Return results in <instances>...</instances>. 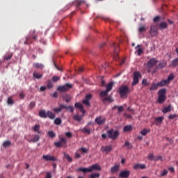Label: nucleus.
Here are the masks:
<instances>
[{
	"label": "nucleus",
	"mask_w": 178,
	"mask_h": 178,
	"mask_svg": "<svg viewBox=\"0 0 178 178\" xmlns=\"http://www.w3.org/2000/svg\"><path fill=\"white\" fill-rule=\"evenodd\" d=\"M37 37L38 35L37 34V31L34 29L30 31L29 35L26 38V40L24 41V45H29L30 44H33V40L34 41H37Z\"/></svg>",
	"instance_id": "f257e3e1"
},
{
	"label": "nucleus",
	"mask_w": 178,
	"mask_h": 178,
	"mask_svg": "<svg viewBox=\"0 0 178 178\" xmlns=\"http://www.w3.org/2000/svg\"><path fill=\"white\" fill-rule=\"evenodd\" d=\"M101 165L98 163H95L87 168H79L77 169L78 172H83V173H88L90 172H94L95 170H102Z\"/></svg>",
	"instance_id": "f03ea898"
},
{
	"label": "nucleus",
	"mask_w": 178,
	"mask_h": 178,
	"mask_svg": "<svg viewBox=\"0 0 178 178\" xmlns=\"http://www.w3.org/2000/svg\"><path fill=\"white\" fill-rule=\"evenodd\" d=\"M131 89L129 88L127 86H122L121 87L119 88L118 89V92L120 98H122L124 99H126L130 94Z\"/></svg>",
	"instance_id": "7ed1b4c3"
},
{
	"label": "nucleus",
	"mask_w": 178,
	"mask_h": 178,
	"mask_svg": "<svg viewBox=\"0 0 178 178\" xmlns=\"http://www.w3.org/2000/svg\"><path fill=\"white\" fill-rule=\"evenodd\" d=\"M63 109L70 111L71 113L74 112V107H73V106H67L66 104H59V107H55L53 108V111H54V113H60Z\"/></svg>",
	"instance_id": "20e7f679"
},
{
	"label": "nucleus",
	"mask_w": 178,
	"mask_h": 178,
	"mask_svg": "<svg viewBox=\"0 0 178 178\" xmlns=\"http://www.w3.org/2000/svg\"><path fill=\"white\" fill-rule=\"evenodd\" d=\"M158 95L157 102L159 104H163L166 101V89L163 88L159 90Z\"/></svg>",
	"instance_id": "39448f33"
},
{
	"label": "nucleus",
	"mask_w": 178,
	"mask_h": 178,
	"mask_svg": "<svg viewBox=\"0 0 178 178\" xmlns=\"http://www.w3.org/2000/svg\"><path fill=\"white\" fill-rule=\"evenodd\" d=\"M107 134L108 138H111V140H116L120 134L119 133V131L111 129L107 131Z\"/></svg>",
	"instance_id": "423d86ee"
},
{
	"label": "nucleus",
	"mask_w": 178,
	"mask_h": 178,
	"mask_svg": "<svg viewBox=\"0 0 178 178\" xmlns=\"http://www.w3.org/2000/svg\"><path fill=\"white\" fill-rule=\"evenodd\" d=\"M70 88H73V85L71 83H66L65 85L58 86L57 90L60 91V92H66V91H69Z\"/></svg>",
	"instance_id": "0eeeda50"
},
{
	"label": "nucleus",
	"mask_w": 178,
	"mask_h": 178,
	"mask_svg": "<svg viewBox=\"0 0 178 178\" xmlns=\"http://www.w3.org/2000/svg\"><path fill=\"white\" fill-rule=\"evenodd\" d=\"M140 77H141V72L138 71L134 72V79L131 83V86H136V84H138V81H140Z\"/></svg>",
	"instance_id": "6e6552de"
},
{
	"label": "nucleus",
	"mask_w": 178,
	"mask_h": 178,
	"mask_svg": "<svg viewBox=\"0 0 178 178\" xmlns=\"http://www.w3.org/2000/svg\"><path fill=\"white\" fill-rule=\"evenodd\" d=\"M151 37H156L158 35L159 32H158V27L155 25H152L150 26V30L149 31Z\"/></svg>",
	"instance_id": "1a4fd4ad"
},
{
	"label": "nucleus",
	"mask_w": 178,
	"mask_h": 178,
	"mask_svg": "<svg viewBox=\"0 0 178 178\" xmlns=\"http://www.w3.org/2000/svg\"><path fill=\"white\" fill-rule=\"evenodd\" d=\"M92 99V95L91 94H87L86 95V99L82 101V103L86 105V106H91V103H90V101Z\"/></svg>",
	"instance_id": "9d476101"
},
{
	"label": "nucleus",
	"mask_w": 178,
	"mask_h": 178,
	"mask_svg": "<svg viewBox=\"0 0 178 178\" xmlns=\"http://www.w3.org/2000/svg\"><path fill=\"white\" fill-rule=\"evenodd\" d=\"M95 123H97V124H99V126H101L106 123V118H105V117L98 116L95 118Z\"/></svg>",
	"instance_id": "9b49d317"
},
{
	"label": "nucleus",
	"mask_w": 178,
	"mask_h": 178,
	"mask_svg": "<svg viewBox=\"0 0 178 178\" xmlns=\"http://www.w3.org/2000/svg\"><path fill=\"white\" fill-rule=\"evenodd\" d=\"M156 63H158V60L155 58H150L149 60L147 65V67H149V69H151V68L154 67V66H155V65H156Z\"/></svg>",
	"instance_id": "f8f14e48"
},
{
	"label": "nucleus",
	"mask_w": 178,
	"mask_h": 178,
	"mask_svg": "<svg viewBox=\"0 0 178 178\" xmlns=\"http://www.w3.org/2000/svg\"><path fill=\"white\" fill-rule=\"evenodd\" d=\"M131 173V172H130V170H127L121 171L120 173L119 174V177L129 178V177H130Z\"/></svg>",
	"instance_id": "ddd939ff"
},
{
	"label": "nucleus",
	"mask_w": 178,
	"mask_h": 178,
	"mask_svg": "<svg viewBox=\"0 0 178 178\" xmlns=\"http://www.w3.org/2000/svg\"><path fill=\"white\" fill-rule=\"evenodd\" d=\"M113 148H112V145H108V146H102L100 149V151L102 152H106L108 154V152H111Z\"/></svg>",
	"instance_id": "4468645a"
},
{
	"label": "nucleus",
	"mask_w": 178,
	"mask_h": 178,
	"mask_svg": "<svg viewBox=\"0 0 178 178\" xmlns=\"http://www.w3.org/2000/svg\"><path fill=\"white\" fill-rule=\"evenodd\" d=\"M42 158L44 161H51V162H54L55 161H56V159L55 156H51L49 154L47 155H43Z\"/></svg>",
	"instance_id": "2eb2a0df"
},
{
	"label": "nucleus",
	"mask_w": 178,
	"mask_h": 178,
	"mask_svg": "<svg viewBox=\"0 0 178 178\" xmlns=\"http://www.w3.org/2000/svg\"><path fill=\"white\" fill-rule=\"evenodd\" d=\"M134 169L135 170H138V169H147V165L145 164L136 163L134 165Z\"/></svg>",
	"instance_id": "dca6fc26"
},
{
	"label": "nucleus",
	"mask_w": 178,
	"mask_h": 178,
	"mask_svg": "<svg viewBox=\"0 0 178 178\" xmlns=\"http://www.w3.org/2000/svg\"><path fill=\"white\" fill-rule=\"evenodd\" d=\"M171 111H173V106H172V104H170L162 109L163 113H169V112H170Z\"/></svg>",
	"instance_id": "f3484780"
},
{
	"label": "nucleus",
	"mask_w": 178,
	"mask_h": 178,
	"mask_svg": "<svg viewBox=\"0 0 178 178\" xmlns=\"http://www.w3.org/2000/svg\"><path fill=\"white\" fill-rule=\"evenodd\" d=\"M39 116L43 119H47L48 118L47 112L45 110H41L39 111Z\"/></svg>",
	"instance_id": "a211bd4d"
},
{
	"label": "nucleus",
	"mask_w": 178,
	"mask_h": 178,
	"mask_svg": "<svg viewBox=\"0 0 178 178\" xmlns=\"http://www.w3.org/2000/svg\"><path fill=\"white\" fill-rule=\"evenodd\" d=\"M159 87H165V86H168L169 84V82L165 80H161L160 82L157 83Z\"/></svg>",
	"instance_id": "6ab92c4d"
},
{
	"label": "nucleus",
	"mask_w": 178,
	"mask_h": 178,
	"mask_svg": "<svg viewBox=\"0 0 178 178\" xmlns=\"http://www.w3.org/2000/svg\"><path fill=\"white\" fill-rule=\"evenodd\" d=\"M33 67H35L36 69H44V65L40 63H34L33 64Z\"/></svg>",
	"instance_id": "aec40b11"
},
{
	"label": "nucleus",
	"mask_w": 178,
	"mask_h": 178,
	"mask_svg": "<svg viewBox=\"0 0 178 178\" xmlns=\"http://www.w3.org/2000/svg\"><path fill=\"white\" fill-rule=\"evenodd\" d=\"M159 27L161 30H163L165 29H168V22H162L159 24Z\"/></svg>",
	"instance_id": "412c9836"
},
{
	"label": "nucleus",
	"mask_w": 178,
	"mask_h": 178,
	"mask_svg": "<svg viewBox=\"0 0 178 178\" xmlns=\"http://www.w3.org/2000/svg\"><path fill=\"white\" fill-rule=\"evenodd\" d=\"M47 118H49V119H55V118H56V115H55V114L54 113H52V111H47Z\"/></svg>",
	"instance_id": "4be33fe9"
},
{
	"label": "nucleus",
	"mask_w": 178,
	"mask_h": 178,
	"mask_svg": "<svg viewBox=\"0 0 178 178\" xmlns=\"http://www.w3.org/2000/svg\"><path fill=\"white\" fill-rule=\"evenodd\" d=\"M119 168H120L119 165H118V164L115 165L111 169V173H116V172H118V170H119Z\"/></svg>",
	"instance_id": "5701e85b"
},
{
	"label": "nucleus",
	"mask_w": 178,
	"mask_h": 178,
	"mask_svg": "<svg viewBox=\"0 0 178 178\" xmlns=\"http://www.w3.org/2000/svg\"><path fill=\"white\" fill-rule=\"evenodd\" d=\"M159 85L158 83H152V86L149 87V91H155V90L158 89Z\"/></svg>",
	"instance_id": "b1692460"
},
{
	"label": "nucleus",
	"mask_w": 178,
	"mask_h": 178,
	"mask_svg": "<svg viewBox=\"0 0 178 178\" xmlns=\"http://www.w3.org/2000/svg\"><path fill=\"white\" fill-rule=\"evenodd\" d=\"M33 76L35 79H37L38 80H40V79H42V74H40L38 72H33Z\"/></svg>",
	"instance_id": "393cba45"
},
{
	"label": "nucleus",
	"mask_w": 178,
	"mask_h": 178,
	"mask_svg": "<svg viewBox=\"0 0 178 178\" xmlns=\"http://www.w3.org/2000/svg\"><path fill=\"white\" fill-rule=\"evenodd\" d=\"M82 133H85V134H91V129L85 127L81 129Z\"/></svg>",
	"instance_id": "a878e982"
},
{
	"label": "nucleus",
	"mask_w": 178,
	"mask_h": 178,
	"mask_svg": "<svg viewBox=\"0 0 178 178\" xmlns=\"http://www.w3.org/2000/svg\"><path fill=\"white\" fill-rule=\"evenodd\" d=\"M64 158L68 161V162H73V159L70 157V155L67 154L66 152H63Z\"/></svg>",
	"instance_id": "bb28decb"
},
{
	"label": "nucleus",
	"mask_w": 178,
	"mask_h": 178,
	"mask_svg": "<svg viewBox=\"0 0 178 178\" xmlns=\"http://www.w3.org/2000/svg\"><path fill=\"white\" fill-rule=\"evenodd\" d=\"M113 87V82L109 83L106 86V90L109 92V91L112 90V88Z\"/></svg>",
	"instance_id": "cd10ccee"
},
{
	"label": "nucleus",
	"mask_w": 178,
	"mask_h": 178,
	"mask_svg": "<svg viewBox=\"0 0 178 178\" xmlns=\"http://www.w3.org/2000/svg\"><path fill=\"white\" fill-rule=\"evenodd\" d=\"M122 147H127V149H131L133 148V145L129 141L126 142Z\"/></svg>",
	"instance_id": "c85d7f7f"
},
{
	"label": "nucleus",
	"mask_w": 178,
	"mask_h": 178,
	"mask_svg": "<svg viewBox=\"0 0 178 178\" xmlns=\"http://www.w3.org/2000/svg\"><path fill=\"white\" fill-rule=\"evenodd\" d=\"M123 130L125 132L131 131V130H133V127L131 125H127L124 127Z\"/></svg>",
	"instance_id": "c756f323"
},
{
	"label": "nucleus",
	"mask_w": 178,
	"mask_h": 178,
	"mask_svg": "<svg viewBox=\"0 0 178 178\" xmlns=\"http://www.w3.org/2000/svg\"><path fill=\"white\" fill-rule=\"evenodd\" d=\"M114 52L115 54H118V52H119V44L118 43H114L113 44Z\"/></svg>",
	"instance_id": "7c9ffc66"
},
{
	"label": "nucleus",
	"mask_w": 178,
	"mask_h": 178,
	"mask_svg": "<svg viewBox=\"0 0 178 178\" xmlns=\"http://www.w3.org/2000/svg\"><path fill=\"white\" fill-rule=\"evenodd\" d=\"M174 79H175V74H170L168 76V79L165 80L168 81V84H170V81H172V80H174Z\"/></svg>",
	"instance_id": "2f4dec72"
},
{
	"label": "nucleus",
	"mask_w": 178,
	"mask_h": 178,
	"mask_svg": "<svg viewBox=\"0 0 178 178\" xmlns=\"http://www.w3.org/2000/svg\"><path fill=\"white\" fill-rule=\"evenodd\" d=\"M10 145H12V143L10 142V140H6L3 143V147H4L5 148L10 147Z\"/></svg>",
	"instance_id": "473e14b6"
},
{
	"label": "nucleus",
	"mask_w": 178,
	"mask_h": 178,
	"mask_svg": "<svg viewBox=\"0 0 178 178\" xmlns=\"http://www.w3.org/2000/svg\"><path fill=\"white\" fill-rule=\"evenodd\" d=\"M73 118H74V120H76V122H81V119H82L81 115H74Z\"/></svg>",
	"instance_id": "72a5a7b5"
},
{
	"label": "nucleus",
	"mask_w": 178,
	"mask_h": 178,
	"mask_svg": "<svg viewBox=\"0 0 178 178\" xmlns=\"http://www.w3.org/2000/svg\"><path fill=\"white\" fill-rule=\"evenodd\" d=\"M48 136L50 137V138H54V137H56V134H55V132L54 131H49L48 132Z\"/></svg>",
	"instance_id": "f704fd0d"
},
{
	"label": "nucleus",
	"mask_w": 178,
	"mask_h": 178,
	"mask_svg": "<svg viewBox=\"0 0 178 178\" xmlns=\"http://www.w3.org/2000/svg\"><path fill=\"white\" fill-rule=\"evenodd\" d=\"M149 131H150L149 129H144L140 131V134H142V136H147V134H148Z\"/></svg>",
	"instance_id": "c9c22d12"
},
{
	"label": "nucleus",
	"mask_w": 178,
	"mask_h": 178,
	"mask_svg": "<svg viewBox=\"0 0 178 178\" xmlns=\"http://www.w3.org/2000/svg\"><path fill=\"white\" fill-rule=\"evenodd\" d=\"M12 56H13V54H9L4 56V60H10L12 59Z\"/></svg>",
	"instance_id": "e433bc0d"
},
{
	"label": "nucleus",
	"mask_w": 178,
	"mask_h": 178,
	"mask_svg": "<svg viewBox=\"0 0 178 178\" xmlns=\"http://www.w3.org/2000/svg\"><path fill=\"white\" fill-rule=\"evenodd\" d=\"M172 66L173 67H176V66H178V58L174 59L172 62Z\"/></svg>",
	"instance_id": "4c0bfd02"
},
{
	"label": "nucleus",
	"mask_w": 178,
	"mask_h": 178,
	"mask_svg": "<svg viewBox=\"0 0 178 178\" xmlns=\"http://www.w3.org/2000/svg\"><path fill=\"white\" fill-rule=\"evenodd\" d=\"M101 175L99 173H92L89 178H99Z\"/></svg>",
	"instance_id": "58836bf2"
},
{
	"label": "nucleus",
	"mask_w": 178,
	"mask_h": 178,
	"mask_svg": "<svg viewBox=\"0 0 178 178\" xmlns=\"http://www.w3.org/2000/svg\"><path fill=\"white\" fill-rule=\"evenodd\" d=\"M54 123L57 124V126H59L62 124V120L60 118H56L54 120Z\"/></svg>",
	"instance_id": "ea45409f"
},
{
	"label": "nucleus",
	"mask_w": 178,
	"mask_h": 178,
	"mask_svg": "<svg viewBox=\"0 0 178 178\" xmlns=\"http://www.w3.org/2000/svg\"><path fill=\"white\" fill-rule=\"evenodd\" d=\"M74 106L75 108H77L78 109H81L82 108H84V106H83V104H81V103L79 102H76L74 104Z\"/></svg>",
	"instance_id": "a19ab883"
},
{
	"label": "nucleus",
	"mask_w": 178,
	"mask_h": 178,
	"mask_svg": "<svg viewBox=\"0 0 178 178\" xmlns=\"http://www.w3.org/2000/svg\"><path fill=\"white\" fill-rule=\"evenodd\" d=\"M106 101L108 102H113V99H112V97H105L103 100L104 102H106Z\"/></svg>",
	"instance_id": "79ce46f5"
},
{
	"label": "nucleus",
	"mask_w": 178,
	"mask_h": 178,
	"mask_svg": "<svg viewBox=\"0 0 178 178\" xmlns=\"http://www.w3.org/2000/svg\"><path fill=\"white\" fill-rule=\"evenodd\" d=\"M166 67V63L165 62L160 63L157 65V67H159V69H163V67Z\"/></svg>",
	"instance_id": "37998d69"
},
{
	"label": "nucleus",
	"mask_w": 178,
	"mask_h": 178,
	"mask_svg": "<svg viewBox=\"0 0 178 178\" xmlns=\"http://www.w3.org/2000/svg\"><path fill=\"white\" fill-rule=\"evenodd\" d=\"M54 145L57 148H60V147H63V145L62 144V142H60V141L55 142Z\"/></svg>",
	"instance_id": "c03bdc74"
},
{
	"label": "nucleus",
	"mask_w": 178,
	"mask_h": 178,
	"mask_svg": "<svg viewBox=\"0 0 178 178\" xmlns=\"http://www.w3.org/2000/svg\"><path fill=\"white\" fill-rule=\"evenodd\" d=\"M31 141H33V143H37V141H40V136L35 135Z\"/></svg>",
	"instance_id": "a18cd8bd"
},
{
	"label": "nucleus",
	"mask_w": 178,
	"mask_h": 178,
	"mask_svg": "<svg viewBox=\"0 0 178 178\" xmlns=\"http://www.w3.org/2000/svg\"><path fill=\"white\" fill-rule=\"evenodd\" d=\"M7 103L8 105H13V104H15V101H13V99H12V97H8Z\"/></svg>",
	"instance_id": "49530a36"
},
{
	"label": "nucleus",
	"mask_w": 178,
	"mask_h": 178,
	"mask_svg": "<svg viewBox=\"0 0 178 178\" xmlns=\"http://www.w3.org/2000/svg\"><path fill=\"white\" fill-rule=\"evenodd\" d=\"M155 122H156L157 123H162V122H163V117L156 118Z\"/></svg>",
	"instance_id": "de8ad7c7"
},
{
	"label": "nucleus",
	"mask_w": 178,
	"mask_h": 178,
	"mask_svg": "<svg viewBox=\"0 0 178 178\" xmlns=\"http://www.w3.org/2000/svg\"><path fill=\"white\" fill-rule=\"evenodd\" d=\"M108 92H108V90H103L100 93V97H106V95H108Z\"/></svg>",
	"instance_id": "09e8293b"
},
{
	"label": "nucleus",
	"mask_w": 178,
	"mask_h": 178,
	"mask_svg": "<svg viewBox=\"0 0 178 178\" xmlns=\"http://www.w3.org/2000/svg\"><path fill=\"white\" fill-rule=\"evenodd\" d=\"M60 80V76H54L52 77V81L54 82V83H56V81H59Z\"/></svg>",
	"instance_id": "8fccbe9b"
},
{
	"label": "nucleus",
	"mask_w": 178,
	"mask_h": 178,
	"mask_svg": "<svg viewBox=\"0 0 178 178\" xmlns=\"http://www.w3.org/2000/svg\"><path fill=\"white\" fill-rule=\"evenodd\" d=\"M175 118H178L177 114H171L168 116V119H170V120H172V119H175Z\"/></svg>",
	"instance_id": "3c124183"
},
{
	"label": "nucleus",
	"mask_w": 178,
	"mask_h": 178,
	"mask_svg": "<svg viewBox=\"0 0 178 178\" xmlns=\"http://www.w3.org/2000/svg\"><path fill=\"white\" fill-rule=\"evenodd\" d=\"M142 84H143V86H145L146 87H148V86H149V82H148L147 79H143Z\"/></svg>",
	"instance_id": "603ef678"
},
{
	"label": "nucleus",
	"mask_w": 178,
	"mask_h": 178,
	"mask_svg": "<svg viewBox=\"0 0 178 178\" xmlns=\"http://www.w3.org/2000/svg\"><path fill=\"white\" fill-rule=\"evenodd\" d=\"M80 150L81 151V152H83V154H88V149L86 148V147H81Z\"/></svg>",
	"instance_id": "864d4df0"
},
{
	"label": "nucleus",
	"mask_w": 178,
	"mask_h": 178,
	"mask_svg": "<svg viewBox=\"0 0 178 178\" xmlns=\"http://www.w3.org/2000/svg\"><path fill=\"white\" fill-rule=\"evenodd\" d=\"M145 30H147V28L145 26H140L138 29V32L139 33H144V31H145Z\"/></svg>",
	"instance_id": "5fc2aeb1"
},
{
	"label": "nucleus",
	"mask_w": 178,
	"mask_h": 178,
	"mask_svg": "<svg viewBox=\"0 0 178 178\" xmlns=\"http://www.w3.org/2000/svg\"><path fill=\"white\" fill-rule=\"evenodd\" d=\"M148 159H149V161H155V156L153 154H149Z\"/></svg>",
	"instance_id": "6e6d98bb"
},
{
	"label": "nucleus",
	"mask_w": 178,
	"mask_h": 178,
	"mask_svg": "<svg viewBox=\"0 0 178 178\" xmlns=\"http://www.w3.org/2000/svg\"><path fill=\"white\" fill-rule=\"evenodd\" d=\"M33 108H35V102H32L29 104V109H33Z\"/></svg>",
	"instance_id": "4d7b16f0"
},
{
	"label": "nucleus",
	"mask_w": 178,
	"mask_h": 178,
	"mask_svg": "<svg viewBox=\"0 0 178 178\" xmlns=\"http://www.w3.org/2000/svg\"><path fill=\"white\" fill-rule=\"evenodd\" d=\"M47 87L49 88H52V87H54V83H52V81L51 80H49L47 81Z\"/></svg>",
	"instance_id": "13d9d810"
},
{
	"label": "nucleus",
	"mask_w": 178,
	"mask_h": 178,
	"mask_svg": "<svg viewBox=\"0 0 178 178\" xmlns=\"http://www.w3.org/2000/svg\"><path fill=\"white\" fill-rule=\"evenodd\" d=\"M65 136L66 137H67L68 138H72V137H73V134L71 132H67L65 133Z\"/></svg>",
	"instance_id": "bf43d9fd"
},
{
	"label": "nucleus",
	"mask_w": 178,
	"mask_h": 178,
	"mask_svg": "<svg viewBox=\"0 0 178 178\" xmlns=\"http://www.w3.org/2000/svg\"><path fill=\"white\" fill-rule=\"evenodd\" d=\"M159 20H161V17L156 16L154 18L153 22L154 23H156V22H159Z\"/></svg>",
	"instance_id": "052dcab7"
},
{
	"label": "nucleus",
	"mask_w": 178,
	"mask_h": 178,
	"mask_svg": "<svg viewBox=\"0 0 178 178\" xmlns=\"http://www.w3.org/2000/svg\"><path fill=\"white\" fill-rule=\"evenodd\" d=\"M123 111H124V107H123V106H118V112H119V113L123 112Z\"/></svg>",
	"instance_id": "680f3d73"
},
{
	"label": "nucleus",
	"mask_w": 178,
	"mask_h": 178,
	"mask_svg": "<svg viewBox=\"0 0 178 178\" xmlns=\"http://www.w3.org/2000/svg\"><path fill=\"white\" fill-rule=\"evenodd\" d=\"M168 175V170H163V172L161 173V176H166Z\"/></svg>",
	"instance_id": "e2e57ef3"
},
{
	"label": "nucleus",
	"mask_w": 178,
	"mask_h": 178,
	"mask_svg": "<svg viewBox=\"0 0 178 178\" xmlns=\"http://www.w3.org/2000/svg\"><path fill=\"white\" fill-rule=\"evenodd\" d=\"M143 50L141 48L138 49V56H141V54H143Z\"/></svg>",
	"instance_id": "0e129e2a"
},
{
	"label": "nucleus",
	"mask_w": 178,
	"mask_h": 178,
	"mask_svg": "<svg viewBox=\"0 0 178 178\" xmlns=\"http://www.w3.org/2000/svg\"><path fill=\"white\" fill-rule=\"evenodd\" d=\"M34 131H40V125H35Z\"/></svg>",
	"instance_id": "69168bd1"
},
{
	"label": "nucleus",
	"mask_w": 178,
	"mask_h": 178,
	"mask_svg": "<svg viewBox=\"0 0 178 178\" xmlns=\"http://www.w3.org/2000/svg\"><path fill=\"white\" fill-rule=\"evenodd\" d=\"M159 159H162V156L159 155V156H154V161H159Z\"/></svg>",
	"instance_id": "338daca9"
},
{
	"label": "nucleus",
	"mask_w": 178,
	"mask_h": 178,
	"mask_svg": "<svg viewBox=\"0 0 178 178\" xmlns=\"http://www.w3.org/2000/svg\"><path fill=\"white\" fill-rule=\"evenodd\" d=\"M45 178H52V174L51 172H47Z\"/></svg>",
	"instance_id": "774afa93"
}]
</instances>
